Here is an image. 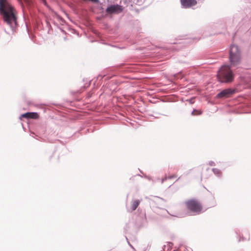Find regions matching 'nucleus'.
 <instances>
[{"mask_svg": "<svg viewBox=\"0 0 251 251\" xmlns=\"http://www.w3.org/2000/svg\"><path fill=\"white\" fill-rule=\"evenodd\" d=\"M209 165H210V166H214L215 165V163L213 161H209Z\"/></svg>", "mask_w": 251, "mask_h": 251, "instance_id": "obj_13", "label": "nucleus"}, {"mask_svg": "<svg viewBox=\"0 0 251 251\" xmlns=\"http://www.w3.org/2000/svg\"><path fill=\"white\" fill-rule=\"evenodd\" d=\"M181 7L183 8H188L197 4L196 0H180Z\"/></svg>", "mask_w": 251, "mask_h": 251, "instance_id": "obj_8", "label": "nucleus"}, {"mask_svg": "<svg viewBox=\"0 0 251 251\" xmlns=\"http://www.w3.org/2000/svg\"><path fill=\"white\" fill-rule=\"evenodd\" d=\"M141 201V200H132L130 203L131 207L129 208H127V211L129 212H132L136 210V209L140 204Z\"/></svg>", "mask_w": 251, "mask_h": 251, "instance_id": "obj_9", "label": "nucleus"}, {"mask_svg": "<svg viewBox=\"0 0 251 251\" xmlns=\"http://www.w3.org/2000/svg\"><path fill=\"white\" fill-rule=\"evenodd\" d=\"M38 114L36 112H27L22 114L20 116L21 118H32L36 119L38 117Z\"/></svg>", "mask_w": 251, "mask_h": 251, "instance_id": "obj_10", "label": "nucleus"}, {"mask_svg": "<svg viewBox=\"0 0 251 251\" xmlns=\"http://www.w3.org/2000/svg\"><path fill=\"white\" fill-rule=\"evenodd\" d=\"M148 178L149 179V180H151V178L150 177H148Z\"/></svg>", "mask_w": 251, "mask_h": 251, "instance_id": "obj_17", "label": "nucleus"}, {"mask_svg": "<svg viewBox=\"0 0 251 251\" xmlns=\"http://www.w3.org/2000/svg\"><path fill=\"white\" fill-rule=\"evenodd\" d=\"M167 179H168V177L167 176H165L164 178H162L161 179H160L161 183H163L164 182V181L166 180Z\"/></svg>", "mask_w": 251, "mask_h": 251, "instance_id": "obj_12", "label": "nucleus"}, {"mask_svg": "<svg viewBox=\"0 0 251 251\" xmlns=\"http://www.w3.org/2000/svg\"><path fill=\"white\" fill-rule=\"evenodd\" d=\"M43 2L44 3L45 5H46V2L45 0H42Z\"/></svg>", "mask_w": 251, "mask_h": 251, "instance_id": "obj_15", "label": "nucleus"}, {"mask_svg": "<svg viewBox=\"0 0 251 251\" xmlns=\"http://www.w3.org/2000/svg\"><path fill=\"white\" fill-rule=\"evenodd\" d=\"M230 65H223L217 73L218 80L222 83H230L233 80L234 75L230 69Z\"/></svg>", "mask_w": 251, "mask_h": 251, "instance_id": "obj_2", "label": "nucleus"}, {"mask_svg": "<svg viewBox=\"0 0 251 251\" xmlns=\"http://www.w3.org/2000/svg\"><path fill=\"white\" fill-rule=\"evenodd\" d=\"M167 177H168V179H171V178H172L173 177V176H168Z\"/></svg>", "mask_w": 251, "mask_h": 251, "instance_id": "obj_14", "label": "nucleus"}, {"mask_svg": "<svg viewBox=\"0 0 251 251\" xmlns=\"http://www.w3.org/2000/svg\"><path fill=\"white\" fill-rule=\"evenodd\" d=\"M235 90L231 89H226L223 90L220 93H219L217 95V98H227L229 97L230 95L234 93Z\"/></svg>", "mask_w": 251, "mask_h": 251, "instance_id": "obj_7", "label": "nucleus"}, {"mask_svg": "<svg viewBox=\"0 0 251 251\" xmlns=\"http://www.w3.org/2000/svg\"><path fill=\"white\" fill-rule=\"evenodd\" d=\"M0 15L4 22L14 31L17 26L16 11L8 0H0Z\"/></svg>", "mask_w": 251, "mask_h": 251, "instance_id": "obj_1", "label": "nucleus"}, {"mask_svg": "<svg viewBox=\"0 0 251 251\" xmlns=\"http://www.w3.org/2000/svg\"><path fill=\"white\" fill-rule=\"evenodd\" d=\"M164 201L158 197H153L150 200V204L153 207L160 208V206H162L164 203Z\"/></svg>", "mask_w": 251, "mask_h": 251, "instance_id": "obj_6", "label": "nucleus"}, {"mask_svg": "<svg viewBox=\"0 0 251 251\" xmlns=\"http://www.w3.org/2000/svg\"><path fill=\"white\" fill-rule=\"evenodd\" d=\"M212 170L213 173L217 176L220 177L221 176L222 173L219 169L217 168H213Z\"/></svg>", "mask_w": 251, "mask_h": 251, "instance_id": "obj_11", "label": "nucleus"}, {"mask_svg": "<svg viewBox=\"0 0 251 251\" xmlns=\"http://www.w3.org/2000/svg\"><path fill=\"white\" fill-rule=\"evenodd\" d=\"M188 209L194 213L199 214L202 210V207L200 203L195 200H190L185 202Z\"/></svg>", "mask_w": 251, "mask_h": 251, "instance_id": "obj_4", "label": "nucleus"}, {"mask_svg": "<svg viewBox=\"0 0 251 251\" xmlns=\"http://www.w3.org/2000/svg\"><path fill=\"white\" fill-rule=\"evenodd\" d=\"M229 59L230 66H237L241 62V51L238 46L231 45L229 50Z\"/></svg>", "mask_w": 251, "mask_h": 251, "instance_id": "obj_3", "label": "nucleus"}, {"mask_svg": "<svg viewBox=\"0 0 251 251\" xmlns=\"http://www.w3.org/2000/svg\"><path fill=\"white\" fill-rule=\"evenodd\" d=\"M194 111H195V110H194V111H193L192 112V113H191V114H192V115H195V114H194Z\"/></svg>", "mask_w": 251, "mask_h": 251, "instance_id": "obj_16", "label": "nucleus"}, {"mask_svg": "<svg viewBox=\"0 0 251 251\" xmlns=\"http://www.w3.org/2000/svg\"><path fill=\"white\" fill-rule=\"evenodd\" d=\"M122 7L119 4L111 5L106 9V12L108 14H119L123 11Z\"/></svg>", "mask_w": 251, "mask_h": 251, "instance_id": "obj_5", "label": "nucleus"}]
</instances>
